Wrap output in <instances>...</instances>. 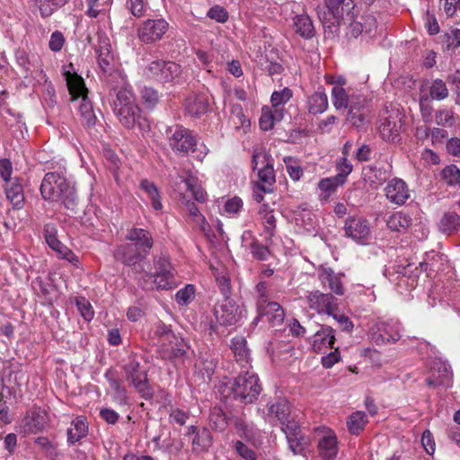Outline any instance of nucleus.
<instances>
[{
  "instance_id": "28",
  "label": "nucleus",
  "mask_w": 460,
  "mask_h": 460,
  "mask_svg": "<svg viewBox=\"0 0 460 460\" xmlns=\"http://www.w3.org/2000/svg\"><path fill=\"white\" fill-rule=\"evenodd\" d=\"M179 182L185 183L187 189L192 193L197 201H206L207 193L201 187L199 180L193 172H186L184 174L179 175V181L175 180L174 184L178 185Z\"/></svg>"
},
{
  "instance_id": "20",
  "label": "nucleus",
  "mask_w": 460,
  "mask_h": 460,
  "mask_svg": "<svg viewBox=\"0 0 460 460\" xmlns=\"http://www.w3.org/2000/svg\"><path fill=\"white\" fill-rule=\"evenodd\" d=\"M343 274L336 273L331 268H321L318 270V279L322 286L330 289L336 296H343L345 288L342 282Z\"/></svg>"
},
{
  "instance_id": "41",
  "label": "nucleus",
  "mask_w": 460,
  "mask_h": 460,
  "mask_svg": "<svg viewBox=\"0 0 460 460\" xmlns=\"http://www.w3.org/2000/svg\"><path fill=\"white\" fill-rule=\"evenodd\" d=\"M411 225V217L402 211L394 213L387 220V226L393 231L407 229Z\"/></svg>"
},
{
  "instance_id": "63",
  "label": "nucleus",
  "mask_w": 460,
  "mask_h": 460,
  "mask_svg": "<svg viewBox=\"0 0 460 460\" xmlns=\"http://www.w3.org/2000/svg\"><path fill=\"white\" fill-rule=\"evenodd\" d=\"M231 119L237 129L240 128H245L250 126V121L246 119L240 106L234 107V115Z\"/></svg>"
},
{
  "instance_id": "30",
  "label": "nucleus",
  "mask_w": 460,
  "mask_h": 460,
  "mask_svg": "<svg viewBox=\"0 0 460 460\" xmlns=\"http://www.w3.org/2000/svg\"><path fill=\"white\" fill-rule=\"evenodd\" d=\"M231 349L236 362L243 367H250V351L247 348L246 340L243 336H235L231 341Z\"/></svg>"
},
{
  "instance_id": "19",
  "label": "nucleus",
  "mask_w": 460,
  "mask_h": 460,
  "mask_svg": "<svg viewBox=\"0 0 460 460\" xmlns=\"http://www.w3.org/2000/svg\"><path fill=\"white\" fill-rule=\"evenodd\" d=\"M385 193L391 203L399 206L403 205L411 196L406 182L398 178H394L388 181L385 188Z\"/></svg>"
},
{
  "instance_id": "7",
  "label": "nucleus",
  "mask_w": 460,
  "mask_h": 460,
  "mask_svg": "<svg viewBox=\"0 0 460 460\" xmlns=\"http://www.w3.org/2000/svg\"><path fill=\"white\" fill-rule=\"evenodd\" d=\"M261 387L259 377L253 372L248 370L238 375L234 382L233 393L236 399L243 403H252L257 400Z\"/></svg>"
},
{
  "instance_id": "49",
  "label": "nucleus",
  "mask_w": 460,
  "mask_h": 460,
  "mask_svg": "<svg viewBox=\"0 0 460 460\" xmlns=\"http://www.w3.org/2000/svg\"><path fill=\"white\" fill-rule=\"evenodd\" d=\"M106 376L108 377L110 387L114 393L115 400L118 401L120 404H126L127 393L125 388L121 385L120 382L118 379L114 377H110L108 373L106 374Z\"/></svg>"
},
{
  "instance_id": "3",
  "label": "nucleus",
  "mask_w": 460,
  "mask_h": 460,
  "mask_svg": "<svg viewBox=\"0 0 460 460\" xmlns=\"http://www.w3.org/2000/svg\"><path fill=\"white\" fill-rule=\"evenodd\" d=\"M154 272H145L138 278V285L146 290H168L176 286L174 269L164 254L154 256Z\"/></svg>"
},
{
  "instance_id": "40",
  "label": "nucleus",
  "mask_w": 460,
  "mask_h": 460,
  "mask_svg": "<svg viewBox=\"0 0 460 460\" xmlns=\"http://www.w3.org/2000/svg\"><path fill=\"white\" fill-rule=\"evenodd\" d=\"M282 118L283 114L279 111L264 107L260 118V128L265 131L270 130L273 128L274 123L281 120Z\"/></svg>"
},
{
  "instance_id": "47",
  "label": "nucleus",
  "mask_w": 460,
  "mask_h": 460,
  "mask_svg": "<svg viewBox=\"0 0 460 460\" xmlns=\"http://www.w3.org/2000/svg\"><path fill=\"white\" fill-rule=\"evenodd\" d=\"M292 95V91L289 88H284L280 91L273 92L270 97L272 109L282 112V106L291 99Z\"/></svg>"
},
{
  "instance_id": "22",
  "label": "nucleus",
  "mask_w": 460,
  "mask_h": 460,
  "mask_svg": "<svg viewBox=\"0 0 460 460\" xmlns=\"http://www.w3.org/2000/svg\"><path fill=\"white\" fill-rule=\"evenodd\" d=\"M348 109L347 122L355 128H361L368 114L366 99L359 95L352 98Z\"/></svg>"
},
{
  "instance_id": "42",
  "label": "nucleus",
  "mask_w": 460,
  "mask_h": 460,
  "mask_svg": "<svg viewBox=\"0 0 460 460\" xmlns=\"http://www.w3.org/2000/svg\"><path fill=\"white\" fill-rule=\"evenodd\" d=\"M354 97H349L345 89L341 85H335L332 89V102L336 110L348 109Z\"/></svg>"
},
{
  "instance_id": "55",
  "label": "nucleus",
  "mask_w": 460,
  "mask_h": 460,
  "mask_svg": "<svg viewBox=\"0 0 460 460\" xmlns=\"http://www.w3.org/2000/svg\"><path fill=\"white\" fill-rule=\"evenodd\" d=\"M193 447L204 450L211 445V436L208 429H203L192 439Z\"/></svg>"
},
{
  "instance_id": "33",
  "label": "nucleus",
  "mask_w": 460,
  "mask_h": 460,
  "mask_svg": "<svg viewBox=\"0 0 460 460\" xmlns=\"http://www.w3.org/2000/svg\"><path fill=\"white\" fill-rule=\"evenodd\" d=\"M87 433L88 423L86 421V418L84 416H77L71 421L70 427L67 429V442L69 444H75L84 438Z\"/></svg>"
},
{
  "instance_id": "35",
  "label": "nucleus",
  "mask_w": 460,
  "mask_h": 460,
  "mask_svg": "<svg viewBox=\"0 0 460 460\" xmlns=\"http://www.w3.org/2000/svg\"><path fill=\"white\" fill-rule=\"evenodd\" d=\"M97 59L101 69L104 73H111L114 65V58L111 50L110 43L106 40H102L101 36L100 46L97 50Z\"/></svg>"
},
{
  "instance_id": "54",
  "label": "nucleus",
  "mask_w": 460,
  "mask_h": 460,
  "mask_svg": "<svg viewBox=\"0 0 460 460\" xmlns=\"http://www.w3.org/2000/svg\"><path fill=\"white\" fill-rule=\"evenodd\" d=\"M51 249L55 251L61 259L66 260L75 265L79 261L78 257L61 242L51 247Z\"/></svg>"
},
{
  "instance_id": "51",
  "label": "nucleus",
  "mask_w": 460,
  "mask_h": 460,
  "mask_svg": "<svg viewBox=\"0 0 460 460\" xmlns=\"http://www.w3.org/2000/svg\"><path fill=\"white\" fill-rule=\"evenodd\" d=\"M284 163L286 164L287 172H288L289 177L293 181H299L303 175V169L300 166V164H298V162L296 159H294L293 157L288 156V157L284 158Z\"/></svg>"
},
{
  "instance_id": "6",
  "label": "nucleus",
  "mask_w": 460,
  "mask_h": 460,
  "mask_svg": "<svg viewBox=\"0 0 460 460\" xmlns=\"http://www.w3.org/2000/svg\"><path fill=\"white\" fill-rule=\"evenodd\" d=\"M355 8L353 0H325V7L319 12V19L323 29L341 27L346 14L349 20H352V11Z\"/></svg>"
},
{
  "instance_id": "21",
  "label": "nucleus",
  "mask_w": 460,
  "mask_h": 460,
  "mask_svg": "<svg viewBox=\"0 0 460 460\" xmlns=\"http://www.w3.org/2000/svg\"><path fill=\"white\" fill-rule=\"evenodd\" d=\"M335 341V331L330 326L323 325L312 336L310 342L314 352L323 353L328 349H333Z\"/></svg>"
},
{
  "instance_id": "13",
  "label": "nucleus",
  "mask_w": 460,
  "mask_h": 460,
  "mask_svg": "<svg viewBox=\"0 0 460 460\" xmlns=\"http://www.w3.org/2000/svg\"><path fill=\"white\" fill-rule=\"evenodd\" d=\"M345 235L359 244H367L371 240L369 222L359 217H349L344 223Z\"/></svg>"
},
{
  "instance_id": "24",
  "label": "nucleus",
  "mask_w": 460,
  "mask_h": 460,
  "mask_svg": "<svg viewBox=\"0 0 460 460\" xmlns=\"http://www.w3.org/2000/svg\"><path fill=\"white\" fill-rule=\"evenodd\" d=\"M259 316L255 319L265 318L272 327L280 326L285 319L284 309L277 302H268L264 305H258Z\"/></svg>"
},
{
  "instance_id": "12",
  "label": "nucleus",
  "mask_w": 460,
  "mask_h": 460,
  "mask_svg": "<svg viewBox=\"0 0 460 460\" xmlns=\"http://www.w3.org/2000/svg\"><path fill=\"white\" fill-rule=\"evenodd\" d=\"M306 302L310 309L319 314H333L339 311L338 298L332 293H323L320 290L308 292Z\"/></svg>"
},
{
  "instance_id": "23",
  "label": "nucleus",
  "mask_w": 460,
  "mask_h": 460,
  "mask_svg": "<svg viewBox=\"0 0 460 460\" xmlns=\"http://www.w3.org/2000/svg\"><path fill=\"white\" fill-rule=\"evenodd\" d=\"M317 448L319 456L323 459H335L339 451L338 439L335 432L332 429L323 430L322 437L318 440Z\"/></svg>"
},
{
  "instance_id": "58",
  "label": "nucleus",
  "mask_w": 460,
  "mask_h": 460,
  "mask_svg": "<svg viewBox=\"0 0 460 460\" xmlns=\"http://www.w3.org/2000/svg\"><path fill=\"white\" fill-rule=\"evenodd\" d=\"M43 234L49 248L57 245V243L60 242L58 239L57 226L52 223H49L44 226Z\"/></svg>"
},
{
  "instance_id": "61",
  "label": "nucleus",
  "mask_w": 460,
  "mask_h": 460,
  "mask_svg": "<svg viewBox=\"0 0 460 460\" xmlns=\"http://www.w3.org/2000/svg\"><path fill=\"white\" fill-rule=\"evenodd\" d=\"M280 424L282 431L286 434V438L301 434L299 424L295 420H288L287 418V420L280 422Z\"/></svg>"
},
{
  "instance_id": "5",
  "label": "nucleus",
  "mask_w": 460,
  "mask_h": 460,
  "mask_svg": "<svg viewBox=\"0 0 460 460\" xmlns=\"http://www.w3.org/2000/svg\"><path fill=\"white\" fill-rule=\"evenodd\" d=\"M404 116L395 106H385L379 115L378 132L382 139L386 142L400 140V134L404 125Z\"/></svg>"
},
{
  "instance_id": "1",
  "label": "nucleus",
  "mask_w": 460,
  "mask_h": 460,
  "mask_svg": "<svg viewBox=\"0 0 460 460\" xmlns=\"http://www.w3.org/2000/svg\"><path fill=\"white\" fill-rule=\"evenodd\" d=\"M40 193L44 199L60 202L66 209L75 211V190L63 175L54 172L46 173L40 184Z\"/></svg>"
},
{
  "instance_id": "53",
  "label": "nucleus",
  "mask_w": 460,
  "mask_h": 460,
  "mask_svg": "<svg viewBox=\"0 0 460 460\" xmlns=\"http://www.w3.org/2000/svg\"><path fill=\"white\" fill-rule=\"evenodd\" d=\"M78 311L85 321H91L94 316V311L90 302L83 296L77 297L75 301Z\"/></svg>"
},
{
  "instance_id": "2",
  "label": "nucleus",
  "mask_w": 460,
  "mask_h": 460,
  "mask_svg": "<svg viewBox=\"0 0 460 460\" xmlns=\"http://www.w3.org/2000/svg\"><path fill=\"white\" fill-rule=\"evenodd\" d=\"M62 74L66 82L72 100L82 98V102L79 106L81 123L85 128L93 127L95 125L96 116L93 111V104L87 98V89L84 79L75 73L72 63L63 66Z\"/></svg>"
},
{
  "instance_id": "32",
  "label": "nucleus",
  "mask_w": 460,
  "mask_h": 460,
  "mask_svg": "<svg viewBox=\"0 0 460 460\" xmlns=\"http://www.w3.org/2000/svg\"><path fill=\"white\" fill-rule=\"evenodd\" d=\"M289 415V403L286 399H279L274 402L268 404L267 420L274 423L275 421L283 422Z\"/></svg>"
},
{
  "instance_id": "43",
  "label": "nucleus",
  "mask_w": 460,
  "mask_h": 460,
  "mask_svg": "<svg viewBox=\"0 0 460 460\" xmlns=\"http://www.w3.org/2000/svg\"><path fill=\"white\" fill-rule=\"evenodd\" d=\"M120 106L127 107L137 104L135 95L129 85L125 84L116 93V99L113 102V110Z\"/></svg>"
},
{
  "instance_id": "4",
  "label": "nucleus",
  "mask_w": 460,
  "mask_h": 460,
  "mask_svg": "<svg viewBox=\"0 0 460 460\" xmlns=\"http://www.w3.org/2000/svg\"><path fill=\"white\" fill-rule=\"evenodd\" d=\"M166 135L170 147L177 154L195 153L196 159L203 161L208 153V148L205 145L198 146L196 136L181 125L169 127Z\"/></svg>"
},
{
  "instance_id": "52",
  "label": "nucleus",
  "mask_w": 460,
  "mask_h": 460,
  "mask_svg": "<svg viewBox=\"0 0 460 460\" xmlns=\"http://www.w3.org/2000/svg\"><path fill=\"white\" fill-rule=\"evenodd\" d=\"M429 94L432 99H446L448 96V90L447 88L446 84L440 79H436L435 81H433L429 88Z\"/></svg>"
},
{
  "instance_id": "8",
  "label": "nucleus",
  "mask_w": 460,
  "mask_h": 460,
  "mask_svg": "<svg viewBox=\"0 0 460 460\" xmlns=\"http://www.w3.org/2000/svg\"><path fill=\"white\" fill-rule=\"evenodd\" d=\"M154 343L164 352L174 357H181L185 354L183 341L179 339L172 331L171 327L159 322L155 324L153 332Z\"/></svg>"
},
{
  "instance_id": "56",
  "label": "nucleus",
  "mask_w": 460,
  "mask_h": 460,
  "mask_svg": "<svg viewBox=\"0 0 460 460\" xmlns=\"http://www.w3.org/2000/svg\"><path fill=\"white\" fill-rule=\"evenodd\" d=\"M289 449L295 454H302L305 448L306 442L305 437L300 434L287 438Z\"/></svg>"
},
{
  "instance_id": "10",
  "label": "nucleus",
  "mask_w": 460,
  "mask_h": 460,
  "mask_svg": "<svg viewBox=\"0 0 460 460\" xmlns=\"http://www.w3.org/2000/svg\"><path fill=\"white\" fill-rule=\"evenodd\" d=\"M182 74L181 66L172 61L155 60L145 70V75L162 84L177 83Z\"/></svg>"
},
{
  "instance_id": "26",
  "label": "nucleus",
  "mask_w": 460,
  "mask_h": 460,
  "mask_svg": "<svg viewBox=\"0 0 460 460\" xmlns=\"http://www.w3.org/2000/svg\"><path fill=\"white\" fill-rule=\"evenodd\" d=\"M113 256L116 261L128 266L136 265L139 260L145 258L143 253L132 243H124L117 246L113 252Z\"/></svg>"
},
{
  "instance_id": "29",
  "label": "nucleus",
  "mask_w": 460,
  "mask_h": 460,
  "mask_svg": "<svg viewBox=\"0 0 460 460\" xmlns=\"http://www.w3.org/2000/svg\"><path fill=\"white\" fill-rule=\"evenodd\" d=\"M184 106L190 116L199 117L208 110V97L202 93H192L186 98Z\"/></svg>"
},
{
  "instance_id": "14",
  "label": "nucleus",
  "mask_w": 460,
  "mask_h": 460,
  "mask_svg": "<svg viewBox=\"0 0 460 460\" xmlns=\"http://www.w3.org/2000/svg\"><path fill=\"white\" fill-rule=\"evenodd\" d=\"M217 322L223 326L236 324L242 318V311L237 303L229 296L218 303L214 309Z\"/></svg>"
},
{
  "instance_id": "15",
  "label": "nucleus",
  "mask_w": 460,
  "mask_h": 460,
  "mask_svg": "<svg viewBox=\"0 0 460 460\" xmlns=\"http://www.w3.org/2000/svg\"><path fill=\"white\" fill-rule=\"evenodd\" d=\"M113 111L124 127L131 128L137 125L141 132H146L149 130V122L146 118L140 115V109L137 104L127 107L119 105V108L114 109Z\"/></svg>"
},
{
  "instance_id": "48",
  "label": "nucleus",
  "mask_w": 460,
  "mask_h": 460,
  "mask_svg": "<svg viewBox=\"0 0 460 460\" xmlns=\"http://www.w3.org/2000/svg\"><path fill=\"white\" fill-rule=\"evenodd\" d=\"M460 226V217L456 212H448L440 221V227L444 232L452 233Z\"/></svg>"
},
{
  "instance_id": "45",
  "label": "nucleus",
  "mask_w": 460,
  "mask_h": 460,
  "mask_svg": "<svg viewBox=\"0 0 460 460\" xmlns=\"http://www.w3.org/2000/svg\"><path fill=\"white\" fill-rule=\"evenodd\" d=\"M441 179L451 187H460V169L455 164L445 166L440 172Z\"/></svg>"
},
{
  "instance_id": "25",
  "label": "nucleus",
  "mask_w": 460,
  "mask_h": 460,
  "mask_svg": "<svg viewBox=\"0 0 460 460\" xmlns=\"http://www.w3.org/2000/svg\"><path fill=\"white\" fill-rule=\"evenodd\" d=\"M85 15L93 21L91 26L105 29L110 26V18L104 8V4L99 0H86Z\"/></svg>"
},
{
  "instance_id": "17",
  "label": "nucleus",
  "mask_w": 460,
  "mask_h": 460,
  "mask_svg": "<svg viewBox=\"0 0 460 460\" xmlns=\"http://www.w3.org/2000/svg\"><path fill=\"white\" fill-rule=\"evenodd\" d=\"M453 373L450 365L440 359L433 360L431 376L426 379L429 386L442 385L448 387L452 385Z\"/></svg>"
},
{
  "instance_id": "34",
  "label": "nucleus",
  "mask_w": 460,
  "mask_h": 460,
  "mask_svg": "<svg viewBox=\"0 0 460 460\" xmlns=\"http://www.w3.org/2000/svg\"><path fill=\"white\" fill-rule=\"evenodd\" d=\"M6 198L12 203L13 208L20 209L24 205V193L21 182L15 179L13 181L6 182L5 186Z\"/></svg>"
},
{
  "instance_id": "16",
  "label": "nucleus",
  "mask_w": 460,
  "mask_h": 460,
  "mask_svg": "<svg viewBox=\"0 0 460 460\" xmlns=\"http://www.w3.org/2000/svg\"><path fill=\"white\" fill-rule=\"evenodd\" d=\"M127 379L131 382L137 392L147 400L153 395V391L148 385L147 376L145 370L139 369V363L132 361L126 365Z\"/></svg>"
},
{
  "instance_id": "60",
  "label": "nucleus",
  "mask_w": 460,
  "mask_h": 460,
  "mask_svg": "<svg viewBox=\"0 0 460 460\" xmlns=\"http://www.w3.org/2000/svg\"><path fill=\"white\" fill-rule=\"evenodd\" d=\"M436 123L440 126L450 127L455 124L453 111L451 110L444 109L436 112Z\"/></svg>"
},
{
  "instance_id": "38",
  "label": "nucleus",
  "mask_w": 460,
  "mask_h": 460,
  "mask_svg": "<svg viewBox=\"0 0 460 460\" xmlns=\"http://www.w3.org/2000/svg\"><path fill=\"white\" fill-rule=\"evenodd\" d=\"M328 97L323 88L314 93L308 99V111L312 114H321L328 109Z\"/></svg>"
},
{
  "instance_id": "64",
  "label": "nucleus",
  "mask_w": 460,
  "mask_h": 460,
  "mask_svg": "<svg viewBox=\"0 0 460 460\" xmlns=\"http://www.w3.org/2000/svg\"><path fill=\"white\" fill-rule=\"evenodd\" d=\"M234 448L237 454L246 460H256V454L241 441L234 443Z\"/></svg>"
},
{
  "instance_id": "18",
  "label": "nucleus",
  "mask_w": 460,
  "mask_h": 460,
  "mask_svg": "<svg viewBox=\"0 0 460 460\" xmlns=\"http://www.w3.org/2000/svg\"><path fill=\"white\" fill-rule=\"evenodd\" d=\"M125 239L131 242L143 253V257H146L153 248V236L148 230L144 228L132 227L128 229Z\"/></svg>"
},
{
  "instance_id": "27",
  "label": "nucleus",
  "mask_w": 460,
  "mask_h": 460,
  "mask_svg": "<svg viewBox=\"0 0 460 460\" xmlns=\"http://www.w3.org/2000/svg\"><path fill=\"white\" fill-rule=\"evenodd\" d=\"M259 219L263 226V234L265 240L270 241L275 234L276 218L274 210L269 204H261L258 210Z\"/></svg>"
},
{
  "instance_id": "36",
  "label": "nucleus",
  "mask_w": 460,
  "mask_h": 460,
  "mask_svg": "<svg viewBox=\"0 0 460 460\" xmlns=\"http://www.w3.org/2000/svg\"><path fill=\"white\" fill-rule=\"evenodd\" d=\"M345 182L342 181L341 177L332 176L322 179L318 182V189L320 190V199L327 201L330 197L336 192L340 186H342Z\"/></svg>"
},
{
  "instance_id": "62",
  "label": "nucleus",
  "mask_w": 460,
  "mask_h": 460,
  "mask_svg": "<svg viewBox=\"0 0 460 460\" xmlns=\"http://www.w3.org/2000/svg\"><path fill=\"white\" fill-rule=\"evenodd\" d=\"M249 250L252 256L259 261H267L270 256L269 248L266 245L261 244L259 242L252 243V245Z\"/></svg>"
},
{
  "instance_id": "57",
  "label": "nucleus",
  "mask_w": 460,
  "mask_h": 460,
  "mask_svg": "<svg viewBox=\"0 0 460 460\" xmlns=\"http://www.w3.org/2000/svg\"><path fill=\"white\" fill-rule=\"evenodd\" d=\"M185 207L187 208V211H188L190 217H191L193 218V220L196 222V224L199 225L200 227L204 230L205 225H206V218L199 212L196 204L192 201L187 200L185 202Z\"/></svg>"
},
{
  "instance_id": "31",
  "label": "nucleus",
  "mask_w": 460,
  "mask_h": 460,
  "mask_svg": "<svg viewBox=\"0 0 460 460\" xmlns=\"http://www.w3.org/2000/svg\"><path fill=\"white\" fill-rule=\"evenodd\" d=\"M25 375L18 364H11L4 368L2 376L3 385L8 389L20 387L24 380Z\"/></svg>"
},
{
  "instance_id": "11",
  "label": "nucleus",
  "mask_w": 460,
  "mask_h": 460,
  "mask_svg": "<svg viewBox=\"0 0 460 460\" xmlns=\"http://www.w3.org/2000/svg\"><path fill=\"white\" fill-rule=\"evenodd\" d=\"M401 330V323L397 321H383L379 319L370 327L369 336L376 344L383 345L399 341Z\"/></svg>"
},
{
  "instance_id": "37",
  "label": "nucleus",
  "mask_w": 460,
  "mask_h": 460,
  "mask_svg": "<svg viewBox=\"0 0 460 460\" xmlns=\"http://www.w3.org/2000/svg\"><path fill=\"white\" fill-rule=\"evenodd\" d=\"M442 31L438 36V42L445 50H455L460 46V31H429V35H435Z\"/></svg>"
},
{
  "instance_id": "46",
  "label": "nucleus",
  "mask_w": 460,
  "mask_h": 460,
  "mask_svg": "<svg viewBox=\"0 0 460 460\" xmlns=\"http://www.w3.org/2000/svg\"><path fill=\"white\" fill-rule=\"evenodd\" d=\"M210 427L217 431H223L227 426V419L222 409L214 407L209 415Z\"/></svg>"
},
{
  "instance_id": "59",
  "label": "nucleus",
  "mask_w": 460,
  "mask_h": 460,
  "mask_svg": "<svg viewBox=\"0 0 460 460\" xmlns=\"http://www.w3.org/2000/svg\"><path fill=\"white\" fill-rule=\"evenodd\" d=\"M233 423L241 438L250 439L252 437V428L242 418H234Z\"/></svg>"
},
{
  "instance_id": "50",
  "label": "nucleus",
  "mask_w": 460,
  "mask_h": 460,
  "mask_svg": "<svg viewBox=\"0 0 460 460\" xmlns=\"http://www.w3.org/2000/svg\"><path fill=\"white\" fill-rule=\"evenodd\" d=\"M195 297V288L193 285H186L183 288L177 291L175 300L180 305H189Z\"/></svg>"
},
{
  "instance_id": "39",
  "label": "nucleus",
  "mask_w": 460,
  "mask_h": 460,
  "mask_svg": "<svg viewBox=\"0 0 460 460\" xmlns=\"http://www.w3.org/2000/svg\"><path fill=\"white\" fill-rule=\"evenodd\" d=\"M367 417L364 411H358L350 414L347 420V428L350 434L358 435L366 427Z\"/></svg>"
},
{
  "instance_id": "44",
  "label": "nucleus",
  "mask_w": 460,
  "mask_h": 460,
  "mask_svg": "<svg viewBox=\"0 0 460 460\" xmlns=\"http://www.w3.org/2000/svg\"><path fill=\"white\" fill-rule=\"evenodd\" d=\"M243 202L242 199L234 196L225 201L221 214L227 217H235L243 210Z\"/></svg>"
},
{
  "instance_id": "9",
  "label": "nucleus",
  "mask_w": 460,
  "mask_h": 460,
  "mask_svg": "<svg viewBox=\"0 0 460 460\" xmlns=\"http://www.w3.org/2000/svg\"><path fill=\"white\" fill-rule=\"evenodd\" d=\"M252 164L254 170L261 165L258 170L259 181L255 187L263 192H271L276 178L270 155L264 150L256 151L252 155Z\"/></svg>"
}]
</instances>
